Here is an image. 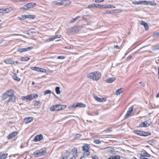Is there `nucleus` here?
I'll list each match as a JSON object with an SVG mask.
<instances>
[{"label": "nucleus", "instance_id": "37998d69", "mask_svg": "<svg viewBox=\"0 0 159 159\" xmlns=\"http://www.w3.org/2000/svg\"><path fill=\"white\" fill-rule=\"evenodd\" d=\"M76 104H75L73 105H72V106H71L70 107H69L68 108V109H69V110H72V109H73L74 108H75V107H77V106H76Z\"/></svg>", "mask_w": 159, "mask_h": 159}, {"label": "nucleus", "instance_id": "9b49d317", "mask_svg": "<svg viewBox=\"0 0 159 159\" xmlns=\"http://www.w3.org/2000/svg\"><path fill=\"white\" fill-rule=\"evenodd\" d=\"M13 10V8L12 7H10L6 8H0V13L4 14L8 13Z\"/></svg>", "mask_w": 159, "mask_h": 159}, {"label": "nucleus", "instance_id": "69168bd1", "mask_svg": "<svg viewBox=\"0 0 159 159\" xmlns=\"http://www.w3.org/2000/svg\"><path fill=\"white\" fill-rule=\"evenodd\" d=\"M14 98L13 99V102H15L16 100V97L15 96H14Z\"/></svg>", "mask_w": 159, "mask_h": 159}, {"label": "nucleus", "instance_id": "9d476101", "mask_svg": "<svg viewBox=\"0 0 159 159\" xmlns=\"http://www.w3.org/2000/svg\"><path fill=\"white\" fill-rule=\"evenodd\" d=\"M36 18V16L34 15H23L19 18L20 20H24L26 19H34Z\"/></svg>", "mask_w": 159, "mask_h": 159}, {"label": "nucleus", "instance_id": "a18cd8bd", "mask_svg": "<svg viewBox=\"0 0 159 159\" xmlns=\"http://www.w3.org/2000/svg\"><path fill=\"white\" fill-rule=\"evenodd\" d=\"M93 142L96 144H99L101 143V141L99 139H95L93 140Z\"/></svg>", "mask_w": 159, "mask_h": 159}, {"label": "nucleus", "instance_id": "4d7b16f0", "mask_svg": "<svg viewBox=\"0 0 159 159\" xmlns=\"http://www.w3.org/2000/svg\"><path fill=\"white\" fill-rule=\"evenodd\" d=\"M92 159H98V157L96 156H92L91 157Z\"/></svg>", "mask_w": 159, "mask_h": 159}, {"label": "nucleus", "instance_id": "a878e982", "mask_svg": "<svg viewBox=\"0 0 159 159\" xmlns=\"http://www.w3.org/2000/svg\"><path fill=\"white\" fill-rule=\"evenodd\" d=\"M107 149V152L112 153L115 152V149L111 147H108L106 148Z\"/></svg>", "mask_w": 159, "mask_h": 159}, {"label": "nucleus", "instance_id": "bf43d9fd", "mask_svg": "<svg viewBox=\"0 0 159 159\" xmlns=\"http://www.w3.org/2000/svg\"><path fill=\"white\" fill-rule=\"evenodd\" d=\"M78 157V156H75L73 155V156L71 157L69 159H75Z\"/></svg>", "mask_w": 159, "mask_h": 159}, {"label": "nucleus", "instance_id": "ddd939ff", "mask_svg": "<svg viewBox=\"0 0 159 159\" xmlns=\"http://www.w3.org/2000/svg\"><path fill=\"white\" fill-rule=\"evenodd\" d=\"M18 132L14 131L9 134L7 137L8 139H10L15 137L18 134Z\"/></svg>", "mask_w": 159, "mask_h": 159}, {"label": "nucleus", "instance_id": "680f3d73", "mask_svg": "<svg viewBox=\"0 0 159 159\" xmlns=\"http://www.w3.org/2000/svg\"><path fill=\"white\" fill-rule=\"evenodd\" d=\"M114 47L115 48L119 49V47L117 45H115L114 46Z\"/></svg>", "mask_w": 159, "mask_h": 159}, {"label": "nucleus", "instance_id": "338daca9", "mask_svg": "<svg viewBox=\"0 0 159 159\" xmlns=\"http://www.w3.org/2000/svg\"><path fill=\"white\" fill-rule=\"evenodd\" d=\"M156 97L157 98H159V92L158 93L157 95L156 96Z\"/></svg>", "mask_w": 159, "mask_h": 159}, {"label": "nucleus", "instance_id": "5701e85b", "mask_svg": "<svg viewBox=\"0 0 159 159\" xmlns=\"http://www.w3.org/2000/svg\"><path fill=\"white\" fill-rule=\"evenodd\" d=\"M71 3V1L69 0H62V5L66 6L70 4Z\"/></svg>", "mask_w": 159, "mask_h": 159}, {"label": "nucleus", "instance_id": "412c9836", "mask_svg": "<svg viewBox=\"0 0 159 159\" xmlns=\"http://www.w3.org/2000/svg\"><path fill=\"white\" fill-rule=\"evenodd\" d=\"M61 37V35L60 34H58L57 35H56L55 36H53L52 38H50L48 39L47 40V41L48 42H50L54 40L55 39L57 38H59Z\"/></svg>", "mask_w": 159, "mask_h": 159}, {"label": "nucleus", "instance_id": "864d4df0", "mask_svg": "<svg viewBox=\"0 0 159 159\" xmlns=\"http://www.w3.org/2000/svg\"><path fill=\"white\" fill-rule=\"evenodd\" d=\"M158 36H159V32L158 33H157L154 34L153 35L152 37H155Z\"/></svg>", "mask_w": 159, "mask_h": 159}, {"label": "nucleus", "instance_id": "f257e3e1", "mask_svg": "<svg viewBox=\"0 0 159 159\" xmlns=\"http://www.w3.org/2000/svg\"><path fill=\"white\" fill-rule=\"evenodd\" d=\"M101 76V75L100 73L98 71L90 73L87 75L88 78L96 81L99 80Z\"/></svg>", "mask_w": 159, "mask_h": 159}, {"label": "nucleus", "instance_id": "3c124183", "mask_svg": "<svg viewBox=\"0 0 159 159\" xmlns=\"http://www.w3.org/2000/svg\"><path fill=\"white\" fill-rule=\"evenodd\" d=\"M111 135H102L103 138H110L111 137Z\"/></svg>", "mask_w": 159, "mask_h": 159}, {"label": "nucleus", "instance_id": "72a5a7b5", "mask_svg": "<svg viewBox=\"0 0 159 159\" xmlns=\"http://www.w3.org/2000/svg\"><path fill=\"white\" fill-rule=\"evenodd\" d=\"M88 8H98V5L95 4H93L89 5L88 6Z\"/></svg>", "mask_w": 159, "mask_h": 159}, {"label": "nucleus", "instance_id": "f704fd0d", "mask_svg": "<svg viewBox=\"0 0 159 159\" xmlns=\"http://www.w3.org/2000/svg\"><path fill=\"white\" fill-rule=\"evenodd\" d=\"M8 97H9L7 95V93H6L5 92V93L2 94V98L3 100H4L7 98Z\"/></svg>", "mask_w": 159, "mask_h": 159}, {"label": "nucleus", "instance_id": "c03bdc74", "mask_svg": "<svg viewBox=\"0 0 159 159\" xmlns=\"http://www.w3.org/2000/svg\"><path fill=\"white\" fill-rule=\"evenodd\" d=\"M39 67L36 66H33L30 67V69L32 70H35L38 72Z\"/></svg>", "mask_w": 159, "mask_h": 159}, {"label": "nucleus", "instance_id": "6e6552de", "mask_svg": "<svg viewBox=\"0 0 159 159\" xmlns=\"http://www.w3.org/2000/svg\"><path fill=\"white\" fill-rule=\"evenodd\" d=\"M46 153V151L43 149L37 150L34 151L33 154L35 157H38L44 155Z\"/></svg>", "mask_w": 159, "mask_h": 159}, {"label": "nucleus", "instance_id": "a19ab883", "mask_svg": "<svg viewBox=\"0 0 159 159\" xmlns=\"http://www.w3.org/2000/svg\"><path fill=\"white\" fill-rule=\"evenodd\" d=\"M42 103L39 101H37L34 103V106H37L41 105Z\"/></svg>", "mask_w": 159, "mask_h": 159}, {"label": "nucleus", "instance_id": "c9c22d12", "mask_svg": "<svg viewBox=\"0 0 159 159\" xmlns=\"http://www.w3.org/2000/svg\"><path fill=\"white\" fill-rule=\"evenodd\" d=\"M30 59V58L27 57H23L20 59V60L22 61H26Z\"/></svg>", "mask_w": 159, "mask_h": 159}, {"label": "nucleus", "instance_id": "aec40b11", "mask_svg": "<svg viewBox=\"0 0 159 159\" xmlns=\"http://www.w3.org/2000/svg\"><path fill=\"white\" fill-rule=\"evenodd\" d=\"M140 25L144 26L145 29L146 30H148L149 29V26L148 24L146 22L143 20L141 21Z\"/></svg>", "mask_w": 159, "mask_h": 159}, {"label": "nucleus", "instance_id": "423d86ee", "mask_svg": "<svg viewBox=\"0 0 159 159\" xmlns=\"http://www.w3.org/2000/svg\"><path fill=\"white\" fill-rule=\"evenodd\" d=\"M134 132L138 135L143 136H147L151 134V133L150 132H146L138 130H134Z\"/></svg>", "mask_w": 159, "mask_h": 159}, {"label": "nucleus", "instance_id": "dca6fc26", "mask_svg": "<svg viewBox=\"0 0 159 159\" xmlns=\"http://www.w3.org/2000/svg\"><path fill=\"white\" fill-rule=\"evenodd\" d=\"M150 125V124L149 123V121L146 120L140 123L139 125V127H143L148 126Z\"/></svg>", "mask_w": 159, "mask_h": 159}, {"label": "nucleus", "instance_id": "e433bc0d", "mask_svg": "<svg viewBox=\"0 0 159 159\" xmlns=\"http://www.w3.org/2000/svg\"><path fill=\"white\" fill-rule=\"evenodd\" d=\"M60 89V88L59 87H56L55 88V92L57 94H60L61 93Z\"/></svg>", "mask_w": 159, "mask_h": 159}, {"label": "nucleus", "instance_id": "6e6d98bb", "mask_svg": "<svg viewBox=\"0 0 159 159\" xmlns=\"http://www.w3.org/2000/svg\"><path fill=\"white\" fill-rule=\"evenodd\" d=\"M65 58L64 56H59L57 57V59H63Z\"/></svg>", "mask_w": 159, "mask_h": 159}, {"label": "nucleus", "instance_id": "13d9d810", "mask_svg": "<svg viewBox=\"0 0 159 159\" xmlns=\"http://www.w3.org/2000/svg\"><path fill=\"white\" fill-rule=\"evenodd\" d=\"M142 1V4H144L147 5L148 4V3H147L148 1Z\"/></svg>", "mask_w": 159, "mask_h": 159}, {"label": "nucleus", "instance_id": "2f4dec72", "mask_svg": "<svg viewBox=\"0 0 159 159\" xmlns=\"http://www.w3.org/2000/svg\"><path fill=\"white\" fill-rule=\"evenodd\" d=\"M120 156H111L107 159H120Z\"/></svg>", "mask_w": 159, "mask_h": 159}, {"label": "nucleus", "instance_id": "b1692460", "mask_svg": "<svg viewBox=\"0 0 159 159\" xmlns=\"http://www.w3.org/2000/svg\"><path fill=\"white\" fill-rule=\"evenodd\" d=\"M54 4L57 6L62 5V0H57L53 2Z\"/></svg>", "mask_w": 159, "mask_h": 159}, {"label": "nucleus", "instance_id": "2eb2a0df", "mask_svg": "<svg viewBox=\"0 0 159 159\" xmlns=\"http://www.w3.org/2000/svg\"><path fill=\"white\" fill-rule=\"evenodd\" d=\"M150 157V154L146 152L145 151H142V152L140 154V159H141V158H146L144 157Z\"/></svg>", "mask_w": 159, "mask_h": 159}, {"label": "nucleus", "instance_id": "473e14b6", "mask_svg": "<svg viewBox=\"0 0 159 159\" xmlns=\"http://www.w3.org/2000/svg\"><path fill=\"white\" fill-rule=\"evenodd\" d=\"M123 91V89L121 88L116 90V95H118L121 93H122Z\"/></svg>", "mask_w": 159, "mask_h": 159}, {"label": "nucleus", "instance_id": "09e8293b", "mask_svg": "<svg viewBox=\"0 0 159 159\" xmlns=\"http://www.w3.org/2000/svg\"><path fill=\"white\" fill-rule=\"evenodd\" d=\"M51 93V91L49 90H47L44 92V95H45L47 94H50Z\"/></svg>", "mask_w": 159, "mask_h": 159}, {"label": "nucleus", "instance_id": "4c0bfd02", "mask_svg": "<svg viewBox=\"0 0 159 159\" xmlns=\"http://www.w3.org/2000/svg\"><path fill=\"white\" fill-rule=\"evenodd\" d=\"M47 71V70L45 69H44L42 68H39L38 72H44V73H46Z\"/></svg>", "mask_w": 159, "mask_h": 159}, {"label": "nucleus", "instance_id": "6ab92c4d", "mask_svg": "<svg viewBox=\"0 0 159 159\" xmlns=\"http://www.w3.org/2000/svg\"><path fill=\"white\" fill-rule=\"evenodd\" d=\"M93 98L96 101L98 102H104L106 100V98H101L96 95L94 96Z\"/></svg>", "mask_w": 159, "mask_h": 159}, {"label": "nucleus", "instance_id": "393cba45", "mask_svg": "<svg viewBox=\"0 0 159 159\" xmlns=\"http://www.w3.org/2000/svg\"><path fill=\"white\" fill-rule=\"evenodd\" d=\"M116 80V78L113 77L111 78H108L106 80V81L108 83H111L113 82Z\"/></svg>", "mask_w": 159, "mask_h": 159}, {"label": "nucleus", "instance_id": "5fc2aeb1", "mask_svg": "<svg viewBox=\"0 0 159 159\" xmlns=\"http://www.w3.org/2000/svg\"><path fill=\"white\" fill-rule=\"evenodd\" d=\"M104 0H95V2L96 3H100L103 2Z\"/></svg>", "mask_w": 159, "mask_h": 159}, {"label": "nucleus", "instance_id": "c85d7f7f", "mask_svg": "<svg viewBox=\"0 0 159 159\" xmlns=\"http://www.w3.org/2000/svg\"><path fill=\"white\" fill-rule=\"evenodd\" d=\"M12 77L14 80H16L17 81H19L20 80V79L15 74H13L12 75Z\"/></svg>", "mask_w": 159, "mask_h": 159}, {"label": "nucleus", "instance_id": "603ef678", "mask_svg": "<svg viewBox=\"0 0 159 159\" xmlns=\"http://www.w3.org/2000/svg\"><path fill=\"white\" fill-rule=\"evenodd\" d=\"M112 130L110 129H107L106 130H105V131L106 133H109L111 132L112 131Z\"/></svg>", "mask_w": 159, "mask_h": 159}, {"label": "nucleus", "instance_id": "79ce46f5", "mask_svg": "<svg viewBox=\"0 0 159 159\" xmlns=\"http://www.w3.org/2000/svg\"><path fill=\"white\" fill-rule=\"evenodd\" d=\"M147 3H148V4L151 6H156L157 5L155 2L151 1H148V2Z\"/></svg>", "mask_w": 159, "mask_h": 159}, {"label": "nucleus", "instance_id": "8fccbe9b", "mask_svg": "<svg viewBox=\"0 0 159 159\" xmlns=\"http://www.w3.org/2000/svg\"><path fill=\"white\" fill-rule=\"evenodd\" d=\"M107 8H115V6H112L111 5H107Z\"/></svg>", "mask_w": 159, "mask_h": 159}, {"label": "nucleus", "instance_id": "cd10ccee", "mask_svg": "<svg viewBox=\"0 0 159 159\" xmlns=\"http://www.w3.org/2000/svg\"><path fill=\"white\" fill-rule=\"evenodd\" d=\"M71 152H72L73 155L75 156H78L77 155V148L75 147L71 151Z\"/></svg>", "mask_w": 159, "mask_h": 159}, {"label": "nucleus", "instance_id": "1a4fd4ad", "mask_svg": "<svg viewBox=\"0 0 159 159\" xmlns=\"http://www.w3.org/2000/svg\"><path fill=\"white\" fill-rule=\"evenodd\" d=\"M6 92L8 96L10 97L8 100L6 101L7 103H8L12 101L13 99L12 97L14 96V91L12 89H9Z\"/></svg>", "mask_w": 159, "mask_h": 159}, {"label": "nucleus", "instance_id": "4468645a", "mask_svg": "<svg viewBox=\"0 0 159 159\" xmlns=\"http://www.w3.org/2000/svg\"><path fill=\"white\" fill-rule=\"evenodd\" d=\"M43 136L42 134H38L33 139V141L34 142L39 141L43 139Z\"/></svg>", "mask_w": 159, "mask_h": 159}, {"label": "nucleus", "instance_id": "de8ad7c7", "mask_svg": "<svg viewBox=\"0 0 159 159\" xmlns=\"http://www.w3.org/2000/svg\"><path fill=\"white\" fill-rule=\"evenodd\" d=\"M98 7H99L100 8H107V5H100L98 4Z\"/></svg>", "mask_w": 159, "mask_h": 159}, {"label": "nucleus", "instance_id": "49530a36", "mask_svg": "<svg viewBox=\"0 0 159 159\" xmlns=\"http://www.w3.org/2000/svg\"><path fill=\"white\" fill-rule=\"evenodd\" d=\"M93 139H97L98 138H103L102 135H94L92 137Z\"/></svg>", "mask_w": 159, "mask_h": 159}, {"label": "nucleus", "instance_id": "20e7f679", "mask_svg": "<svg viewBox=\"0 0 159 159\" xmlns=\"http://www.w3.org/2000/svg\"><path fill=\"white\" fill-rule=\"evenodd\" d=\"M90 147L89 144H85L82 147V150L84 152L83 155V157H88L90 154L89 149Z\"/></svg>", "mask_w": 159, "mask_h": 159}, {"label": "nucleus", "instance_id": "052dcab7", "mask_svg": "<svg viewBox=\"0 0 159 159\" xmlns=\"http://www.w3.org/2000/svg\"><path fill=\"white\" fill-rule=\"evenodd\" d=\"M155 47L156 49H159V44L156 45Z\"/></svg>", "mask_w": 159, "mask_h": 159}, {"label": "nucleus", "instance_id": "c756f323", "mask_svg": "<svg viewBox=\"0 0 159 159\" xmlns=\"http://www.w3.org/2000/svg\"><path fill=\"white\" fill-rule=\"evenodd\" d=\"M76 104L77 105V107H86V105L85 104L81 102L77 103Z\"/></svg>", "mask_w": 159, "mask_h": 159}, {"label": "nucleus", "instance_id": "7ed1b4c3", "mask_svg": "<svg viewBox=\"0 0 159 159\" xmlns=\"http://www.w3.org/2000/svg\"><path fill=\"white\" fill-rule=\"evenodd\" d=\"M66 107L65 105L57 104L51 106L50 108V110L51 111H57L64 109Z\"/></svg>", "mask_w": 159, "mask_h": 159}, {"label": "nucleus", "instance_id": "58836bf2", "mask_svg": "<svg viewBox=\"0 0 159 159\" xmlns=\"http://www.w3.org/2000/svg\"><path fill=\"white\" fill-rule=\"evenodd\" d=\"M132 3L134 5H139L142 4V1H133L132 2Z\"/></svg>", "mask_w": 159, "mask_h": 159}, {"label": "nucleus", "instance_id": "e2e57ef3", "mask_svg": "<svg viewBox=\"0 0 159 159\" xmlns=\"http://www.w3.org/2000/svg\"><path fill=\"white\" fill-rule=\"evenodd\" d=\"M139 84H141L143 86H144L145 85V84L142 82H140Z\"/></svg>", "mask_w": 159, "mask_h": 159}, {"label": "nucleus", "instance_id": "ea45409f", "mask_svg": "<svg viewBox=\"0 0 159 159\" xmlns=\"http://www.w3.org/2000/svg\"><path fill=\"white\" fill-rule=\"evenodd\" d=\"M80 17L81 16H78L76 17L75 18L71 20L70 21V23H74L76 20L80 18Z\"/></svg>", "mask_w": 159, "mask_h": 159}, {"label": "nucleus", "instance_id": "7c9ffc66", "mask_svg": "<svg viewBox=\"0 0 159 159\" xmlns=\"http://www.w3.org/2000/svg\"><path fill=\"white\" fill-rule=\"evenodd\" d=\"M8 154L3 153L0 155V159H6L7 157Z\"/></svg>", "mask_w": 159, "mask_h": 159}, {"label": "nucleus", "instance_id": "a211bd4d", "mask_svg": "<svg viewBox=\"0 0 159 159\" xmlns=\"http://www.w3.org/2000/svg\"><path fill=\"white\" fill-rule=\"evenodd\" d=\"M33 120V118L31 116L25 117L24 119V121L25 124H28L32 122Z\"/></svg>", "mask_w": 159, "mask_h": 159}, {"label": "nucleus", "instance_id": "f8f14e48", "mask_svg": "<svg viewBox=\"0 0 159 159\" xmlns=\"http://www.w3.org/2000/svg\"><path fill=\"white\" fill-rule=\"evenodd\" d=\"M133 109L134 107L133 106H131L129 108L126 113L125 116V118L126 119L129 117V116L131 114Z\"/></svg>", "mask_w": 159, "mask_h": 159}, {"label": "nucleus", "instance_id": "4be33fe9", "mask_svg": "<svg viewBox=\"0 0 159 159\" xmlns=\"http://www.w3.org/2000/svg\"><path fill=\"white\" fill-rule=\"evenodd\" d=\"M114 11H119L118 12H121L122 11V10H118V9H115V10H112L111 11H106L104 12L103 13L104 14H110L113 13V12H114Z\"/></svg>", "mask_w": 159, "mask_h": 159}, {"label": "nucleus", "instance_id": "774afa93", "mask_svg": "<svg viewBox=\"0 0 159 159\" xmlns=\"http://www.w3.org/2000/svg\"><path fill=\"white\" fill-rule=\"evenodd\" d=\"M141 159H150L148 158H141Z\"/></svg>", "mask_w": 159, "mask_h": 159}, {"label": "nucleus", "instance_id": "0eeeda50", "mask_svg": "<svg viewBox=\"0 0 159 159\" xmlns=\"http://www.w3.org/2000/svg\"><path fill=\"white\" fill-rule=\"evenodd\" d=\"M36 5V3L34 2H31L28 3L24 5L23 7L20 8V9L26 11L32 8L33 7Z\"/></svg>", "mask_w": 159, "mask_h": 159}, {"label": "nucleus", "instance_id": "bb28decb", "mask_svg": "<svg viewBox=\"0 0 159 159\" xmlns=\"http://www.w3.org/2000/svg\"><path fill=\"white\" fill-rule=\"evenodd\" d=\"M4 62L7 64H12L14 63L11 58L5 60L4 61Z\"/></svg>", "mask_w": 159, "mask_h": 159}, {"label": "nucleus", "instance_id": "f3484780", "mask_svg": "<svg viewBox=\"0 0 159 159\" xmlns=\"http://www.w3.org/2000/svg\"><path fill=\"white\" fill-rule=\"evenodd\" d=\"M33 48V47H29L26 48H20L17 50V51L19 52H22L31 50Z\"/></svg>", "mask_w": 159, "mask_h": 159}, {"label": "nucleus", "instance_id": "f03ea898", "mask_svg": "<svg viewBox=\"0 0 159 159\" xmlns=\"http://www.w3.org/2000/svg\"><path fill=\"white\" fill-rule=\"evenodd\" d=\"M38 97V95L37 94H30L26 96H23L21 97V98L23 101L26 102L30 101L35 99Z\"/></svg>", "mask_w": 159, "mask_h": 159}, {"label": "nucleus", "instance_id": "39448f33", "mask_svg": "<svg viewBox=\"0 0 159 159\" xmlns=\"http://www.w3.org/2000/svg\"><path fill=\"white\" fill-rule=\"evenodd\" d=\"M81 28V27L79 26H76L68 28L67 30V32L68 34H74L78 32Z\"/></svg>", "mask_w": 159, "mask_h": 159}, {"label": "nucleus", "instance_id": "0e129e2a", "mask_svg": "<svg viewBox=\"0 0 159 159\" xmlns=\"http://www.w3.org/2000/svg\"><path fill=\"white\" fill-rule=\"evenodd\" d=\"M158 79H159V66L158 67Z\"/></svg>", "mask_w": 159, "mask_h": 159}]
</instances>
